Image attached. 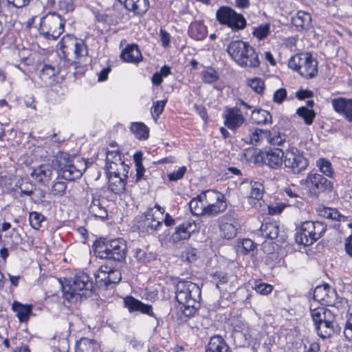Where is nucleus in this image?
<instances>
[{
	"instance_id": "f257e3e1",
	"label": "nucleus",
	"mask_w": 352,
	"mask_h": 352,
	"mask_svg": "<svg viewBox=\"0 0 352 352\" xmlns=\"http://www.w3.org/2000/svg\"><path fill=\"white\" fill-rule=\"evenodd\" d=\"M176 299L184 315L194 316L199 306L201 289L191 281L179 280L176 285Z\"/></svg>"
},
{
	"instance_id": "f03ea898",
	"label": "nucleus",
	"mask_w": 352,
	"mask_h": 352,
	"mask_svg": "<svg viewBox=\"0 0 352 352\" xmlns=\"http://www.w3.org/2000/svg\"><path fill=\"white\" fill-rule=\"evenodd\" d=\"M94 251L98 258L112 259L121 263L126 259L127 246L126 241L122 238L100 239L95 241Z\"/></svg>"
},
{
	"instance_id": "7ed1b4c3",
	"label": "nucleus",
	"mask_w": 352,
	"mask_h": 352,
	"mask_svg": "<svg viewBox=\"0 0 352 352\" xmlns=\"http://www.w3.org/2000/svg\"><path fill=\"white\" fill-rule=\"evenodd\" d=\"M226 51L231 58L241 67L256 68L259 66L258 54L248 42L232 41L228 45Z\"/></svg>"
},
{
	"instance_id": "20e7f679",
	"label": "nucleus",
	"mask_w": 352,
	"mask_h": 352,
	"mask_svg": "<svg viewBox=\"0 0 352 352\" xmlns=\"http://www.w3.org/2000/svg\"><path fill=\"white\" fill-rule=\"evenodd\" d=\"M94 284L90 277L84 272L74 276L69 283L63 287L64 298L69 302L77 301L92 294Z\"/></svg>"
},
{
	"instance_id": "39448f33",
	"label": "nucleus",
	"mask_w": 352,
	"mask_h": 352,
	"mask_svg": "<svg viewBox=\"0 0 352 352\" xmlns=\"http://www.w3.org/2000/svg\"><path fill=\"white\" fill-rule=\"evenodd\" d=\"M65 20L56 12H49L40 20L38 31L47 39L56 40L64 32Z\"/></svg>"
},
{
	"instance_id": "423d86ee",
	"label": "nucleus",
	"mask_w": 352,
	"mask_h": 352,
	"mask_svg": "<svg viewBox=\"0 0 352 352\" xmlns=\"http://www.w3.org/2000/svg\"><path fill=\"white\" fill-rule=\"evenodd\" d=\"M288 66L306 78H311L318 74V62L309 53L293 56L288 61Z\"/></svg>"
},
{
	"instance_id": "0eeeda50",
	"label": "nucleus",
	"mask_w": 352,
	"mask_h": 352,
	"mask_svg": "<svg viewBox=\"0 0 352 352\" xmlns=\"http://www.w3.org/2000/svg\"><path fill=\"white\" fill-rule=\"evenodd\" d=\"M219 23L226 25L234 32L243 30L247 25L246 19L241 14L228 6L220 7L216 12Z\"/></svg>"
},
{
	"instance_id": "6e6552de",
	"label": "nucleus",
	"mask_w": 352,
	"mask_h": 352,
	"mask_svg": "<svg viewBox=\"0 0 352 352\" xmlns=\"http://www.w3.org/2000/svg\"><path fill=\"white\" fill-rule=\"evenodd\" d=\"M283 164L288 171L299 174L307 168L308 160L302 151L296 147H291L285 151Z\"/></svg>"
},
{
	"instance_id": "1a4fd4ad",
	"label": "nucleus",
	"mask_w": 352,
	"mask_h": 352,
	"mask_svg": "<svg viewBox=\"0 0 352 352\" xmlns=\"http://www.w3.org/2000/svg\"><path fill=\"white\" fill-rule=\"evenodd\" d=\"M200 197H204L206 208V215L215 216L223 212L227 208V204L224 195L213 190H208L201 194Z\"/></svg>"
},
{
	"instance_id": "9d476101",
	"label": "nucleus",
	"mask_w": 352,
	"mask_h": 352,
	"mask_svg": "<svg viewBox=\"0 0 352 352\" xmlns=\"http://www.w3.org/2000/svg\"><path fill=\"white\" fill-rule=\"evenodd\" d=\"M58 163L62 177L69 181L80 178L86 167L85 161L79 159L66 160L60 157Z\"/></svg>"
},
{
	"instance_id": "9b49d317",
	"label": "nucleus",
	"mask_w": 352,
	"mask_h": 352,
	"mask_svg": "<svg viewBox=\"0 0 352 352\" xmlns=\"http://www.w3.org/2000/svg\"><path fill=\"white\" fill-rule=\"evenodd\" d=\"M60 48L64 54L73 51L76 59H81L88 56V48L85 41L78 39L71 35H66L59 42Z\"/></svg>"
},
{
	"instance_id": "f8f14e48",
	"label": "nucleus",
	"mask_w": 352,
	"mask_h": 352,
	"mask_svg": "<svg viewBox=\"0 0 352 352\" xmlns=\"http://www.w3.org/2000/svg\"><path fill=\"white\" fill-rule=\"evenodd\" d=\"M163 218L158 217L153 208H148L142 214L137 222L140 232L144 234H153L162 226Z\"/></svg>"
},
{
	"instance_id": "ddd939ff",
	"label": "nucleus",
	"mask_w": 352,
	"mask_h": 352,
	"mask_svg": "<svg viewBox=\"0 0 352 352\" xmlns=\"http://www.w3.org/2000/svg\"><path fill=\"white\" fill-rule=\"evenodd\" d=\"M239 226L236 213L234 211L228 212L219 219L220 235L226 239L234 238Z\"/></svg>"
},
{
	"instance_id": "4468645a",
	"label": "nucleus",
	"mask_w": 352,
	"mask_h": 352,
	"mask_svg": "<svg viewBox=\"0 0 352 352\" xmlns=\"http://www.w3.org/2000/svg\"><path fill=\"white\" fill-rule=\"evenodd\" d=\"M107 166L109 174L118 175L119 177L127 178L129 166L122 161L120 154L117 151L107 153Z\"/></svg>"
},
{
	"instance_id": "2eb2a0df",
	"label": "nucleus",
	"mask_w": 352,
	"mask_h": 352,
	"mask_svg": "<svg viewBox=\"0 0 352 352\" xmlns=\"http://www.w3.org/2000/svg\"><path fill=\"white\" fill-rule=\"evenodd\" d=\"M314 299L326 306H334L337 302V293L327 284L317 286L314 292Z\"/></svg>"
},
{
	"instance_id": "dca6fc26",
	"label": "nucleus",
	"mask_w": 352,
	"mask_h": 352,
	"mask_svg": "<svg viewBox=\"0 0 352 352\" xmlns=\"http://www.w3.org/2000/svg\"><path fill=\"white\" fill-rule=\"evenodd\" d=\"M307 182L315 194L331 192L333 190V183L318 173L309 174L307 177Z\"/></svg>"
},
{
	"instance_id": "f3484780",
	"label": "nucleus",
	"mask_w": 352,
	"mask_h": 352,
	"mask_svg": "<svg viewBox=\"0 0 352 352\" xmlns=\"http://www.w3.org/2000/svg\"><path fill=\"white\" fill-rule=\"evenodd\" d=\"M223 118L225 126L232 131H236L245 121L241 109L237 107H226Z\"/></svg>"
},
{
	"instance_id": "a211bd4d",
	"label": "nucleus",
	"mask_w": 352,
	"mask_h": 352,
	"mask_svg": "<svg viewBox=\"0 0 352 352\" xmlns=\"http://www.w3.org/2000/svg\"><path fill=\"white\" fill-rule=\"evenodd\" d=\"M313 221H305L302 223L296 234V241L299 244L309 245L316 241L315 237Z\"/></svg>"
},
{
	"instance_id": "6ab92c4d",
	"label": "nucleus",
	"mask_w": 352,
	"mask_h": 352,
	"mask_svg": "<svg viewBox=\"0 0 352 352\" xmlns=\"http://www.w3.org/2000/svg\"><path fill=\"white\" fill-rule=\"evenodd\" d=\"M285 151L280 148L270 149L263 153L261 158L265 164L273 169L282 167Z\"/></svg>"
},
{
	"instance_id": "aec40b11",
	"label": "nucleus",
	"mask_w": 352,
	"mask_h": 352,
	"mask_svg": "<svg viewBox=\"0 0 352 352\" xmlns=\"http://www.w3.org/2000/svg\"><path fill=\"white\" fill-rule=\"evenodd\" d=\"M124 307L128 309L130 313L138 311L150 316H154L151 305L144 304L133 296H128L125 297L124 298Z\"/></svg>"
},
{
	"instance_id": "412c9836",
	"label": "nucleus",
	"mask_w": 352,
	"mask_h": 352,
	"mask_svg": "<svg viewBox=\"0 0 352 352\" xmlns=\"http://www.w3.org/2000/svg\"><path fill=\"white\" fill-rule=\"evenodd\" d=\"M331 105L336 112L342 114L352 122V99L339 97L331 100Z\"/></svg>"
},
{
	"instance_id": "4be33fe9",
	"label": "nucleus",
	"mask_w": 352,
	"mask_h": 352,
	"mask_svg": "<svg viewBox=\"0 0 352 352\" xmlns=\"http://www.w3.org/2000/svg\"><path fill=\"white\" fill-rule=\"evenodd\" d=\"M125 8L136 15H143L149 8L148 0H118Z\"/></svg>"
},
{
	"instance_id": "5701e85b",
	"label": "nucleus",
	"mask_w": 352,
	"mask_h": 352,
	"mask_svg": "<svg viewBox=\"0 0 352 352\" xmlns=\"http://www.w3.org/2000/svg\"><path fill=\"white\" fill-rule=\"evenodd\" d=\"M125 8L136 15H143L149 8L148 0H118Z\"/></svg>"
},
{
	"instance_id": "b1692460",
	"label": "nucleus",
	"mask_w": 352,
	"mask_h": 352,
	"mask_svg": "<svg viewBox=\"0 0 352 352\" xmlns=\"http://www.w3.org/2000/svg\"><path fill=\"white\" fill-rule=\"evenodd\" d=\"M101 196L95 193L91 195V203L89 207V213L96 218L104 219L108 214L100 199Z\"/></svg>"
},
{
	"instance_id": "393cba45",
	"label": "nucleus",
	"mask_w": 352,
	"mask_h": 352,
	"mask_svg": "<svg viewBox=\"0 0 352 352\" xmlns=\"http://www.w3.org/2000/svg\"><path fill=\"white\" fill-rule=\"evenodd\" d=\"M310 313L314 326L324 322L327 320L335 319L333 313L325 307H311Z\"/></svg>"
},
{
	"instance_id": "a878e982",
	"label": "nucleus",
	"mask_w": 352,
	"mask_h": 352,
	"mask_svg": "<svg viewBox=\"0 0 352 352\" xmlns=\"http://www.w3.org/2000/svg\"><path fill=\"white\" fill-rule=\"evenodd\" d=\"M251 191L248 201L252 206L257 208L261 206V199L264 193V187L260 182H251Z\"/></svg>"
},
{
	"instance_id": "bb28decb",
	"label": "nucleus",
	"mask_w": 352,
	"mask_h": 352,
	"mask_svg": "<svg viewBox=\"0 0 352 352\" xmlns=\"http://www.w3.org/2000/svg\"><path fill=\"white\" fill-rule=\"evenodd\" d=\"M53 168L49 164H43L35 168L32 175L38 181V182L43 185H47L51 180L53 175Z\"/></svg>"
},
{
	"instance_id": "cd10ccee",
	"label": "nucleus",
	"mask_w": 352,
	"mask_h": 352,
	"mask_svg": "<svg viewBox=\"0 0 352 352\" xmlns=\"http://www.w3.org/2000/svg\"><path fill=\"white\" fill-rule=\"evenodd\" d=\"M205 352H232L226 340L220 336H212Z\"/></svg>"
},
{
	"instance_id": "c85d7f7f",
	"label": "nucleus",
	"mask_w": 352,
	"mask_h": 352,
	"mask_svg": "<svg viewBox=\"0 0 352 352\" xmlns=\"http://www.w3.org/2000/svg\"><path fill=\"white\" fill-rule=\"evenodd\" d=\"M195 228L196 225L193 222H184L176 228L175 232L173 234V241H179L188 239L191 233L195 230Z\"/></svg>"
},
{
	"instance_id": "c756f323",
	"label": "nucleus",
	"mask_w": 352,
	"mask_h": 352,
	"mask_svg": "<svg viewBox=\"0 0 352 352\" xmlns=\"http://www.w3.org/2000/svg\"><path fill=\"white\" fill-rule=\"evenodd\" d=\"M121 58L127 63H138L142 60V56L138 45H129L122 51Z\"/></svg>"
},
{
	"instance_id": "7c9ffc66",
	"label": "nucleus",
	"mask_w": 352,
	"mask_h": 352,
	"mask_svg": "<svg viewBox=\"0 0 352 352\" xmlns=\"http://www.w3.org/2000/svg\"><path fill=\"white\" fill-rule=\"evenodd\" d=\"M100 346L96 340L82 338L76 343L75 352H98Z\"/></svg>"
},
{
	"instance_id": "2f4dec72",
	"label": "nucleus",
	"mask_w": 352,
	"mask_h": 352,
	"mask_svg": "<svg viewBox=\"0 0 352 352\" xmlns=\"http://www.w3.org/2000/svg\"><path fill=\"white\" fill-rule=\"evenodd\" d=\"M12 309L16 312V316L21 322H27L32 312V305H23L18 301H14Z\"/></svg>"
},
{
	"instance_id": "473e14b6",
	"label": "nucleus",
	"mask_w": 352,
	"mask_h": 352,
	"mask_svg": "<svg viewBox=\"0 0 352 352\" xmlns=\"http://www.w3.org/2000/svg\"><path fill=\"white\" fill-rule=\"evenodd\" d=\"M336 322L334 320H327L324 322H322L315 326L317 334L322 338L325 339L331 337L335 332Z\"/></svg>"
},
{
	"instance_id": "72a5a7b5",
	"label": "nucleus",
	"mask_w": 352,
	"mask_h": 352,
	"mask_svg": "<svg viewBox=\"0 0 352 352\" xmlns=\"http://www.w3.org/2000/svg\"><path fill=\"white\" fill-rule=\"evenodd\" d=\"M109 189L115 194H121L125 190V179L118 175L109 174Z\"/></svg>"
},
{
	"instance_id": "f704fd0d",
	"label": "nucleus",
	"mask_w": 352,
	"mask_h": 352,
	"mask_svg": "<svg viewBox=\"0 0 352 352\" xmlns=\"http://www.w3.org/2000/svg\"><path fill=\"white\" fill-rule=\"evenodd\" d=\"M190 36L195 40H203L207 35L206 27L199 22L192 23L188 29Z\"/></svg>"
},
{
	"instance_id": "c9c22d12",
	"label": "nucleus",
	"mask_w": 352,
	"mask_h": 352,
	"mask_svg": "<svg viewBox=\"0 0 352 352\" xmlns=\"http://www.w3.org/2000/svg\"><path fill=\"white\" fill-rule=\"evenodd\" d=\"M279 228L276 222L263 223L260 228L261 234L267 239H274L278 236Z\"/></svg>"
},
{
	"instance_id": "e433bc0d",
	"label": "nucleus",
	"mask_w": 352,
	"mask_h": 352,
	"mask_svg": "<svg viewBox=\"0 0 352 352\" xmlns=\"http://www.w3.org/2000/svg\"><path fill=\"white\" fill-rule=\"evenodd\" d=\"M200 197L201 195H198L189 203V207L192 214L196 216L206 215L205 213V208H206V202L204 198Z\"/></svg>"
},
{
	"instance_id": "4c0bfd02",
	"label": "nucleus",
	"mask_w": 352,
	"mask_h": 352,
	"mask_svg": "<svg viewBox=\"0 0 352 352\" xmlns=\"http://www.w3.org/2000/svg\"><path fill=\"white\" fill-rule=\"evenodd\" d=\"M269 138V131L258 128L250 129V143L253 145H257L264 140H267Z\"/></svg>"
},
{
	"instance_id": "58836bf2",
	"label": "nucleus",
	"mask_w": 352,
	"mask_h": 352,
	"mask_svg": "<svg viewBox=\"0 0 352 352\" xmlns=\"http://www.w3.org/2000/svg\"><path fill=\"white\" fill-rule=\"evenodd\" d=\"M311 22V18L309 13L298 11L296 15L293 17L292 23L296 27H300L302 28H308Z\"/></svg>"
},
{
	"instance_id": "ea45409f",
	"label": "nucleus",
	"mask_w": 352,
	"mask_h": 352,
	"mask_svg": "<svg viewBox=\"0 0 352 352\" xmlns=\"http://www.w3.org/2000/svg\"><path fill=\"white\" fill-rule=\"evenodd\" d=\"M134 257L141 263H147L156 258V254L146 249L137 248L134 249Z\"/></svg>"
},
{
	"instance_id": "a19ab883",
	"label": "nucleus",
	"mask_w": 352,
	"mask_h": 352,
	"mask_svg": "<svg viewBox=\"0 0 352 352\" xmlns=\"http://www.w3.org/2000/svg\"><path fill=\"white\" fill-rule=\"evenodd\" d=\"M252 120L258 124L271 122L272 116L270 113L263 109L254 110L251 116Z\"/></svg>"
},
{
	"instance_id": "79ce46f5",
	"label": "nucleus",
	"mask_w": 352,
	"mask_h": 352,
	"mask_svg": "<svg viewBox=\"0 0 352 352\" xmlns=\"http://www.w3.org/2000/svg\"><path fill=\"white\" fill-rule=\"evenodd\" d=\"M35 185L31 182L28 179H19L14 187L16 190H19L21 195L30 196L32 190H34Z\"/></svg>"
},
{
	"instance_id": "37998d69",
	"label": "nucleus",
	"mask_w": 352,
	"mask_h": 352,
	"mask_svg": "<svg viewBox=\"0 0 352 352\" xmlns=\"http://www.w3.org/2000/svg\"><path fill=\"white\" fill-rule=\"evenodd\" d=\"M131 131L140 140H145L148 138V129L142 122L133 123L131 126Z\"/></svg>"
},
{
	"instance_id": "c03bdc74",
	"label": "nucleus",
	"mask_w": 352,
	"mask_h": 352,
	"mask_svg": "<svg viewBox=\"0 0 352 352\" xmlns=\"http://www.w3.org/2000/svg\"><path fill=\"white\" fill-rule=\"evenodd\" d=\"M298 116L301 118L307 125H311L316 117V113L307 107H301L296 111Z\"/></svg>"
},
{
	"instance_id": "a18cd8bd",
	"label": "nucleus",
	"mask_w": 352,
	"mask_h": 352,
	"mask_svg": "<svg viewBox=\"0 0 352 352\" xmlns=\"http://www.w3.org/2000/svg\"><path fill=\"white\" fill-rule=\"evenodd\" d=\"M134 160L135 162V167H136L135 182H140L143 179L147 180L148 177H147V175H144L146 170L144 168L142 163L141 155L135 153L134 155Z\"/></svg>"
},
{
	"instance_id": "49530a36",
	"label": "nucleus",
	"mask_w": 352,
	"mask_h": 352,
	"mask_svg": "<svg viewBox=\"0 0 352 352\" xmlns=\"http://www.w3.org/2000/svg\"><path fill=\"white\" fill-rule=\"evenodd\" d=\"M316 166L319 168V170L326 176L333 178L335 175L333 168L331 163L324 158H320L316 162Z\"/></svg>"
},
{
	"instance_id": "de8ad7c7",
	"label": "nucleus",
	"mask_w": 352,
	"mask_h": 352,
	"mask_svg": "<svg viewBox=\"0 0 352 352\" xmlns=\"http://www.w3.org/2000/svg\"><path fill=\"white\" fill-rule=\"evenodd\" d=\"M321 212V215L327 219L337 221H344L346 219V217L340 214L338 210L336 208H325Z\"/></svg>"
},
{
	"instance_id": "09e8293b",
	"label": "nucleus",
	"mask_w": 352,
	"mask_h": 352,
	"mask_svg": "<svg viewBox=\"0 0 352 352\" xmlns=\"http://www.w3.org/2000/svg\"><path fill=\"white\" fill-rule=\"evenodd\" d=\"M219 78V75L214 69L208 67L201 72V79L206 83H212L217 81Z\"/></svg>"
},
{
	"instance_id": "8fccbe9b",
	"label": "nucleus",
	"mask_w": 352,
	"mask_h": 352,
	"mask_svg": "<svg viewBox=\"0 0 352 352\" xmlns=\"http://www.w3.org/2000/svg\"><path fill=\"white\" fill-rule=\"evenodd\" d=\"M270 32V25L269 23L260 25L255 28L253 31V35L258 40L265 38Z\"/></svg>"
},
{
	"instance_id": "3c124183",
	"label": "nucleus",
	"mask_w": 352,
	"mask_h": 352,
	"mask_svg": "<svg viewBox=\"0 0 352 352\" xmlns=\"http://www.w3.org/2000/svg\"><path fill=\"white\" fill-rule=\"evenodd\" d=\"M45 219V217L39 212H32L29 215V221L31 226L35 230H39L41 227V223Z\"/></svg>"
},
{
	"instance_id": "603ef678",
	"label": "nucleus",
	"mask_w": 352,
	"mask_h": 352,
	"mask_svg": "<svg viewBox=\"0 0 352 352\" xmlns=\"http://www.w3.org/2000/svg\"><path fill=\"white\" fill-rule=\"evenodd\" d=\"M167 102L166 100H157L154 102L151 109V113L153 119L157 121L161 113L163 112L164 107Z\"/></svg>"
},
{
	"instance_id": "864d4df0",
	"label": "nucleus",
	"mask_w": 352,
	"mask_h": 352,
	"mask_svg": "<svg viewBox=\"0 0 352 352\" xmlns=\"http://www.w3.org/2000/svg\"><path fill=\"white\" fill-rule=\"evenodd\" d=\"M248 85L257 94H261L265 88L264 81L260 78H254L248 80Z\"/></svg>"
},
{
	"instance_id": "5fc2aeb1",
	"label": "nucleus",
	"mask_w": 352,
	"mask_h": 352,
	"mask_svg": "<svg viewBox=\"0 0 352 352\" xmlns=\"http://www.w3.org/2000/svg\"><path fill=\"white\" fill-rule=\"evenodd\" d=\"M66 188V183L65 182L58 180L54 182L52 187L51 192L54 196L62 197L65 195Z\"/></svg>"
},
{
	"instance_id": "6e6d98bb",
	"label": "nucleus",
	"mask_w": 352,
	"mask_h": 352,
	"mask_svg": "<svg viewBox=\"0 0 352 352\" xmlns=\"http://www.w3.org/2000/svg\"><path fill=\"white\" fill-rule=\"evenodd\" d=\"M31 201L34 204H41L44 201L45 197V192L41 189L36 188L34 186V190H32V193H31Z\"/></svg>"
},
{
	"instance_id": "4d7b16f0",
	"label": "nucleus",
	"mask_w": 352,
	"mask_h": 352,
	"mask_svg": "<svg viewBox=\"0 0 352 352\" xmlns=\"http://www.w3.org/2000/svg\"><path fill=\"white\" fill-rule=\"evenodd\" d=\"M285 140L286 135L280 133L272 135L270 132V138L267 139V142L274 146H280L285 142Z\"/></svg>"
},
{
	"instance_id": "13d9d810",
	"label": "nucleus",
	"mask_w": 352,
	"mask_h": 352,
	"mask_svg": "<svg viewBox=\"0 0 352 352\" xmlns=\"http://www.w3.org/2000/svg\"><path fill=\"white\" fill-rule=\"evenodd\" d=\"M122 279L121 273L118 270L112 269V270L107 274L106 281L107 286L110 284H117Z\"/></svg>"
},
{
	"instance_id": "bf43d9fd",
	"label": "nucleus",
	"mask_w": 352,
	"mask_h": 352,
	"mask_svg": "<svg viewBox=\"0 0 352 352\" xmlns=\"http://www.w3.org/2000/svg\"><path fill=\"white\" fill-rule=\"evenodd\" d=\"M313 226H314L315 237L316 241L319 239L325 232L327 230V226L320 221H313Z\"/></svg>"
},
{
	"instance_id": "052dcab7",
	"label": "nucleus",
	"mask_w": 352,
	"mask_h": 352,
	"mask_svg": "<svg viewBox=\"0 0 352 352\" xmlns=\"http://www.w3.org/2000/svg\"><path fill=\"white\" fill-rule=\"evenodd\" d=\"M56 72V69L54 67L49 65H45L41 70V77L43 80L49 79L55 76Z\"/></svg>"
},
{
	"instance_id": "680f3d73",
	"label": "nucleus",
	"mask_w": 352,
	"mask_h": 352,
	"mask_svg": "<svg viewBox=\"0 0 352 352\" xmlns=\"http://www.w3.org/2000/svg\"><path fill=\"white\" fill-rule=\"evenodd\" d=\"M186 172V166H181L177 170L173 171L168 175V179L172 182H176L179 179H181L185 173Z\"/></svg>"
},
{
	"instance_id": "e2e57ef3",
	"label": "nucleus",
	"mask_w": 352,
	"mask_h": 352,
	"mask_svg": "<svg viewBox=\"0 0 352 352\" xmlns=\"http://www.w3.org/2000/svg\"><path fill=\"white\" fill-rule=\"evenodd\" d=\"M254 289L258 294L267 295L272 292V286L267 283H260L255 285Z\"/></svg>"
},
{
	"instance_id": "0e129e2a",
	"label": "nucleus",
	"mask_w": 352,
	"mask_h": 352,
	"mask_svg": "<svg viewBox=\"0 0 352 352\" xmlns=\"http://www.w3.org/2000/svg\"><path fill=\"white\" fill-rule=\"evenodd\" d=\"M287 92L285 89H277L273 95V101L277 104H281L286 98Z\"/></svg>"
},
{
	"instance_id": "69168bd1",
	"label": "nucleus",
	"mask_w": 352,
	"mask_h": 352,
	"mask_svg": "<svg viewBox=\"0 0 352 352\" xmlns=\"http://www.w3.org/2000/svg\"><path fill=\"white\" fill-rule=\"evenodd\" d=\"M239 244L242 248L241 252L243 254H247L250 251L254 249V242L249 239H242Z\"/></svg>"
},
{
	"instance_id": "338daca9",
	"label": "nucleus",
	"mask_w": 352,
	"mask_h": 352,
	"mask_svg": "<svg viewBox=\"0 0 352 352\" xmlns=\"http://www.w3.org/2000/svg\"><path fill=\"white\" fill-rule=\"evenodd\" d=\"M213 280L216 283V287L220 289V285L226 283L228 280V277L226 274L219 272L214 274Z\"/></svg>"
},
{
	"instance_id": "774afa93",
	"label": "nucleus",
	"mask_w": 352,
	"mask_h": 352,
	"mask_svg": "<svg viewBox=\"0 0 352 352\" xmlns=\"http://www.w3.org/2000/svg\"><path fill=\"white\" fill-rule=\"evenodd\" d=\"M197 250L196 249H192L190 250H188L185 252V255L184 256L186 259L189 262H193L197 260L198 258L197 255Z\"/></svg>"
}]
</instances>
